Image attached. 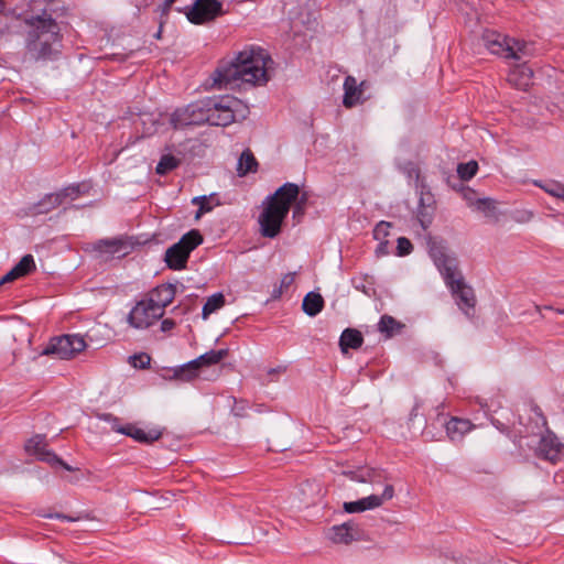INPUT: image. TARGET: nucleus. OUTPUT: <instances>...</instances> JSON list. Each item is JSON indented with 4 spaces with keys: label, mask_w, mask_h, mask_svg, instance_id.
<instances>
[{
    "label": "nucleus",
    "mask_w": 564,
    "mask_h": 564,
    "mask_svg": "<svg viewBox=\"0 0 564 564\" xmlns=\"http://www.w3.org/2000/svg\"><path fill=\"white\" fill-rule=\"evenodd\" d=\"M248 113L249 108L245 102L234 96L225 95L209 97L178 108L172 113L170 122L174 129L204 123L226 127L245 119Z\"/></svg>",
    "instance_id": "obj_1"
},
{
    "label": "nucleus",
    "mask_w": 564,
    "mask_h": 564,
    "mask_svg": "<svg viewBox=\"0 0 564 564\" xmlns=\"http://www.w3.org/2000/svg\"><path fill=\"white\" fill-rule=\"evenodd\" d=\"M274 62L269 53L258 46L246 47L235 58L223 62L212 75V88H226L239 83L261 86L270 80Z\"/></svg>",
    "instance_id": "obj_2"
},
{
    "label": "nucleus",
    "mask_w": 564,
    "mask_h": 564,
    "mask_svg": "<svg viewBox=\"0 0 564 564\" xmlns=\"http://www.w3.org/2000/svg\"><path fill=\"white\" fill-rule=\"evenodd\" d=\"M24 59L46 62L55 59L62 47V35L52 14L43 11L24 19Z\"/></svg>",
    "instance_id": "obj_3"
},
{
    "label": "nucleus",
    "mask_w": 564,
    "mask_h": 564,
    "mask_svg": "<svg viewBox=\"0 0 564 564\" xmlns=\"http://www.w3.org/2000/svg\"><path fill=\"white\" fill-rule=\"evenodd\" d=\"M429 254L456 299L458 307L466 316L471 317L476 305V296L473 288L465 283L462 273L458 271L457 259L449 254L442 243L434 240L429 241Z\"/></svg>",
    "instance_id": "obj_4"
},
{
    "label": "nucleus",
    "mask_w": 564,
    "mask_h": 564,
    "mask_svg": "<svg viewBox=\"0 0 564 564\" xmlns=\"http://www.w3.org/2000/svg\"><path fill=\"white\" fill-rule=\"evenodd\" d=\"M300 197V187L294 183H285L263 202L259 216L260 232L263 237L274 238L288 216L292 204Z\"/></svg>",
    "instance_id": "obj_5"
},
{
    "label": "nucleus",
    "mask_w": 564,
    "mask_h": 564,
    "mask_svg": "<svg viewBox=\"0 0 564 564\" xmlns=\"http://www.w3.org/2000/svg\"><path fill=\"white\" fill-rule=\"evenodd\" d=\"M203 242V236L196 229L185 234L178 242L167 248L165 252L166 265L172 270H183L191 252Z\"/></svg>",
    "instance_id": "obj_6"
},
{
    "label": "nucleus",
    "mask_w": 564,
    "mask_h": 564,
    "mask_svg": "<svg viewBox=\"0 0 564 564\" xmlns=\"http://www.w3.org/2000/svg\"><path fill=\"white\" fill-rule=\"evenodd\" d=\"M178 12L195 25L207 24L225 14L223 3L219 0H195L191 6L178 8Z\"/></svg>",
    "instance_id": "obj_7"
},
{
    "label": "nucleus",
    "mask_w": 564,
    "mask_h": 564,
    "mask_svg": "<svg viewBox=\"0 0 564 564\" xmlns=\"http://www.w3.org/2000/svg\"><path fill=\"white\" fill-rule=\"evenodd\" d=\"M87 347L84 336L78 334L63 335L53 338L45 347L44 355H53L58 359H70Z\"/></svg>",
    "instance_id": "obj_8"
},
{
    "label": "nucleus",
    "mask_w": 564,
    "mask_h": 564,
    "mask_svg": "<svg viewBox=\"0 0 564 564\" xmlns=\"http://www.w3.org/2000/svg\"><path fill=\"white\" fill-rule=\"evenodd\" d=\"M163 317L160 308H155L148 300L138 302L128 315V323L137 329H145Z\"/></svg>",
    "instance_id": "obj_9"
},
{
    "label": "nucleus",
    "mask_w": 564,
    "mask_h": 564,
    "mask_svg": "<svg viewBox=\"0 0 564 564\" xmlns=\"http://www.w3.org/2000/svg\"><path fill=\"white\" fill-rule=\"evenodd\" d=\"M25 452L29 455L35 456L39 460L45 462L51 466H62L64 469L72 471V466L62 460L54 452L47 448V443L44 435L37 434L31 437L25 443Z\"/></svg>",
    "instance_id": "obj_10"
},
{
    "label": "nucleus",
    "mask_w": 564,
    "mask_h": 564,
    "mask_svg": "<svg viewBox=\"0 0 564 564\" xmlns=\"http://www.w3.org/2000/svg\"><path fill=\"white\" fill-rule=\"evenodd\" d=\"M394 496V488L392 485H387L381 495H370L357 501L344 503V510L348 513L362 512L366 510L376 509L389 501Z\"/></svg>",
    "instance_id": "obj_11"
},
{
    "label": "nucleus",
    "mask_w": 564,
    "mask_h": 564,
    "mask_svg": "<svg viewBox=\"0 0 564 564\" xmlns=\"http://www.w3.org/2000/svg\"><path fill=\"white\" fill-rule=\"evenodd\" d=\"M112 430L121 433L123 435L132 437L134 441L140 443L150 444L156 440H159L162 435V432L158 429H151L149 431H144L143 429L138 427L134 424H126V425H119L118 419H112Z\"/></svg>",
    "instance_id": "obj_12"
},
{
    "label": "nucleus",
    "mask_w": 564,
    "mask_h": 564,
    "mask_svg": "<svg viewBox=\"0 0 564 564\" xmlns=\"http://www.w3.org/2000/svg\"><path fill=\"white\" fill-rule=\"evenodd\" d=\"M511 39L512 37L494 31H487L482 35V41L487 50L503 58H508V55L512 54V47H510Z\"/></svg>",
    "instance_id": "obj_13"
},
{
    "label": "nucleus",
    "mask_w": 564,
    "mask_h": 564,
    "mask_svg": "<svg viewBox=\"0 0 564 564\" xmlns=\"http://www.w3.org/2000/svg\"><path fill=\"white\" fill-rule=\"evenodd\" d=\"M175 294V285L170 283L161 284L150 292V295L147 300L153 304L155 308H160L164 315L165 307L173 302Z\"/></svg>",
    "instance_id": "obj_14"
},
{
    "label": "nucleus",
    "mask_w": 564,
    "mask_h": 564,
    "mask_svg": "<svg viewBox=\"0 0 564 564\" xmlns=\"http://www.w3.org/2000/svg\"><path fill=\"white\" fill-rule=\"evenodd\" d=\"M93 250L107 258L122 257L127 254V243L121 238L100 239L93 245Z\"/></svg>",
    "instance_id": "obj_15"
},
{
    "label": "nucleus",
    "mask_w": 564,
    "mask_h": 564,
    "mask_svg": "<svg viewBox=\"0 0 564 564\" xmlns=\"http://www.w3.org/2000/svg\"><path fill=\"white\" fill-rule=\"evenodd\" d=\"M366 82H361L359 85L352 76H347L344 82V99L343 104L346 108H351L362 101V91Z\"/></svg>",
    "instance_id": "obj_16"
},
{
    "label": "nucleus",
    "mask_w": 564,
    "mask_h": 564,
    "mask_svg": "<svg viewBox=\"0 0 564 564\" xmlns=\"http://www.w3.org/2000/svg\"><path fill=\"white\" fill-rule=\"evenodd\" d=\"M35 270V262L32 254H25L21 260L0 279V285L25 276Z\"/></svg>",
    "instance_id": "obj_17"
},
{
    "label": "nucleus",
    "mask_w": 564,
    "mask_h": 564,
    "mask_svg": "<svg viewBox=\"0 0 564 564\" xmlns=\"http://www.w3.org/2000/svg\"><path fill=\"white\" fill-rule=\"evenodd\" d=\"M533 77V70L525 64L514 66L509 75L508 82L518 89L525 90L530 85Z\"/></svg>",
    "instance_id": "obj_18"
},
{
    "label": "nucleus",
    "mask_w": 564,
    "mask_h": 564,
    "mask_svg": "<svg viewBox=\"0 0 564 564\" xmlns=\"http://www.w3.org/2000/svg\"><path fill=\"white\" fill-rule=\"evenodd\" d=\"M562 444L553 434L542 436L539 443L541 456L547 460L555 462L561 454Z\"/></svg>",
    "instance_id": "obj_19"
},
{
    "label": "nucleus",
    "mask_w": 564,
    "mask_h": 564,
    "mask_svg": "<svg viewBox=\"0 0 564 564\" xmlns=\"http://www.w3.org/2000/svg\"><path fill=\"white\" fill-rule=\"evenodd\" d=\"M358 535L359 531L357 525L352 523H343L332 528L330 539L335 543L348 544L351 541L357 540Z\"/></svg>",
    "instance_id": "obj_20"
},
{
    "label": "nucleus",
    "mask_w": 564,
    "mask_h": 564,
    "mask_svg": "<svg viewBox=\"0 0 564 564\" xmlns=\"http://www.w3.org/2000/svg\"><path fill=\"white\" fill-rule=\"evenodd\" d=\"M446 433L452 441L462 440L463 436L474 427L473 423L466 419L452 417L445 425Z\"/></svg>",
    "instance_id": "obj_21"
},
{
    "label": "nucleus",
    "mask_w": 564,
    "mask_h": 564,
    "mask_svg": "<svg viewBox=\"0 0 564 564\" xmlns=\"http://www.w3.org/2000/svg\"><path fill=\"white\" fill-rule=\"evenodd\" d=\"M476 212L481 213L488 220L497 223L500 213L497 208V202L491 198H478L470 204Z\"/></svg>",
    "instance_id": "obj_22"
},
{
    "label": "nucleus",
    "mask_w": 564,
    "mask_h": 564,
    "mask_svg": "<svg viewBox=\"0 0 564 564\" xmlns=\"http://www.w3.org/2000/svg\"><path fill=\"white\" fill-rule=\"evenodd\" d=\"M62 200L59 196L56 193H51L45 195L40 202L32 205L29 208V213L31 215H40V214H47L51 210L55 209L59 205H62Z\"/></svg>",
    "instance_id": "obj_23"
},
{
    "label": "nucleus",
    "mask_w": 564,
    "mask_h": 564,
    "mask_svg": "<svg viewBox=\"0 0 564 564\" xmlns=\"http://www.w3.org/2000/svg\"><path fill=\"white\" fill-rule=\"evenodd\" d=\"M364 343L362 335L354 328H346L339 338V346L344 354L350 349H358Z\"/></svg>",
    "instance_id": "obj_24"
},
{
    "label": "nucleus",
    "mask_w": 564,
    "mask_h": 564,
    "mask_svg": "<svg viewBox=\"0 0 564 564\" xmlns=\"http://www.w3.org/2000/svg\"><path fill=\"white\" fill-rule=\"evenodd\" d=\"M228 356L227 349L209 350L198 358L191 361V367L197 366L199 369L203 367H209L212 365L219 364L223 359Z\"/></svg>",
    "instance_id": "obj_25"
},
{
    "label": "nucleus",
    "mask_w": 564,
    "mask_h": 564,
    "mask_svg": "<svg viewBox=\"0 0 564 564\" xmlns=\"http://www.w3.org/2000/svg\"><path fill=\"white\" fill-rule=\"evenodd\" d=\"M302 307L308 316H316L324 307V299L319 293L310 292L305 295Z\"/></svg>",
    "instance_id": "obj_26"
},
{
    "label": "nucleus",
    "mask_w": 564,
    "mask_h": 564,
    "mask_svg": "<svg viewBox=\"0 0 564 564\" xmlns=\"http://www.w3.org/2000/svg\"><path fill=\"white\" fill-rule=\"evenodd\" d=\"M192 204L198 206V210L195 215V218L198 219L204 214L212 212L215 206L220 204V202L215 194H212L209 196H196L192 199Z\"/></svg>",
    "instance_id": "obj_27"
},
{
    "label": "nucleus",
    "mask_w": 564,
    "mask_h": 564,
    "mask_svg": "<svg viewBox=\"0 0 564 564\" xmlns=\"http://www.w3.org/2000/svg\"><path fill=\"white\" fill-rule=\"evenodd\" d=\"M510 47H512V54L508 55L507 59L512 58L516 61H521L533 55L531 45L523 41H519L512 37Z\"/></svg>",
    "instance_id": "obj_28"
},
{
    "label": "nucleus",
    "mask_w": 564,
    "mask_h": 564,
    "mask_svg": "<svg viewBox=\"0 0 564 564\" xmlns=\"http://www.w3.org/2000/svg\"><path fill=\"white\" fill-rule=\"evenodd\" d=\"M257 161L250 150H245L238 161V172L240 175H246L249 172H254L257 169Z\"/></svg>",
    "instance_id": "obj_29"
},
{
    "label": "nucleus",
    "mask_w": 564,
    "mask_h": 564,
    "mask_svg": "<svg viewBox=\"0 0 564 564\" xmlns=\"http://www.w3.org/2000/svg\"><path fill=\"white\" fill-rule=\"evenodd\" d=\"M181 161L180 159L175 158L172 154H164L161 156L156 167L155 172L159 175H164L173 170H175L180 165Z\"/></svg>",
    "instance_id": "obj_30"
},
{
    "label": "nucleus",
    "mask_w": 564,
    "mask_h": 564,
    "mask_svg": "<svg viewBox=\"0 0 564 564\" xmlns=\"http://www.w3.org/2000/svg\"><path fill=\"white\" fill-rule=\"evenodd\" d=\"M225 304V296L221 293H215L209 296L203 306V317L207 318L210 314L223 307Z\"/></svg>",
    "instance_id": "obj_31"
},
{
    "label": "nucleus",
    "mask_w": 564,
    "mask_h": 564,
    "mask_svg": "<svg viewBox=\"0 0 564 564\" xmlns=\"http://www.w3.org/2000/svg\"><path fill=\"white\" fill-rule=\"evenodd\" d=\"M400 328L401 325L390 315H383L378 324V329L388 337L392 336Z\"/></svg>",
    "instance_id": "obj_32"
},
{
    "label": "nucleus",
    "mask_w": 564,
    "mask_h": 564,
    "mask_svg": "<svg viewBox=\"0 0 564 564\" xmlns=\"http://www.w3.org/2000/svg\"><path fill=\"white\" fill-rule=\"evenodd\" d=\"M191 361L174 370V377L182 381H191L198 376L199 368L189 366Z\"/></svg>",
    "instance_id": "obj_33"
},
{
    "label": "nucleus",
    "mask_w": 564,
    "mask_h": 564,
    "mask_svg": "<svg viewBox=\"0 0 564 564\" xmlns=\"http://www.w3.org/2000/svg\"><path fill=\"white\" fill-rule=\"evenodd\" d=\"M477 171H478V164L476 161L460 163L457 166L458 176L464 181H468L471 177H474L476 175Z\"/></svg>",
    "instance_id": "obj_34"
},
{
    "label": "nucleus",
    "mask_w": 564,
    "mask_h": 564,
    "mask_svg": "<svg viewBox=\"0 0 564 564\" xmlns=\"http://www.w3.org/2000/svg\"><path fill=\"white\" fill-rule=\"evenodd\" d=\"M56 194L59 196L62 203H64V200L66 198L74 200L80 194V186L79 185H70V186H67V187L63 188L62 191L57 192Z\"/></svg>",
    "instance_id": "obj_35"
},
{
    "label": "nucleus",
    "mask_w": 564,
    "mask_h": 564,
    "mask_svg": "<svg viewBox=\"0 0 564 564\" xmlns=\"http://www.w3.org/2000/svg\"><path fill=\"white\" fill-rule=\"evenodd\" d=\"M378 474L373 469H362L354 474L352 479L359 482H375Z\"/></svg>",
    "instance_id": "obj_36"
},
{
    "label": "nucleus",
    "mask_w": 564,
    "mask_h": 564,
    "mask_svg": "<svg viewBox=\"0 0 564 564\" xmlns=\"http://www.w3.org/2000/svg\"><path fill=\"white\" fill-rule=\"evenodd\" d=\"M535 185L542 187L547 194L564 199V186L562 184L554 182L546 186H542L535 182Z\"/></svg>",
    "instance_id": "obj_37"
},
{
    "label": "nucleus",
    "mask_w": 564,
    "mask_h": 564,
    "mask_svg": "<svg viewBox=\"0 0 564 564\" xmlns=\"http://www.w3.org/2000/svg\"><path fill=\"white\" fill-rule=\"evenodd\" d=\"M421 208L419 210V220L423 228H427V226L431 224V217L432 214L427 210L430 208V205L425 206L424 197H421L420 199Z\"/></svg>",
    "instance_id": "obj_38"
},
{
    "label": "nucleus",
    "mask_w": 564,
    "mask_h": 564,
    "mask_svg": "<svg viewBox=\"0 0 564 564\" xmlns=\"http://www.w3.org/2000/svg\"><path fill=\"white\" fill-rule=\"evenodd\" d=\"M397 254L400 257L408 256L412 252L413 246L405 237L398 238Z\"/></svg>",
    "instance_id": "obj_39"
},
{
    "label": "nucleus",
    "mask_w": 564,
    "mask_h": 564,
    "mask_svg": "<svg viewBox=\"0 0 564 564\" xmlns=\"http://www.w3.org/2000/svg\"><path fill=\"white\" fill-rule=\"evenodd\" d=\"M130 359H131V365L134 368H140V369H145L150 365V360H151L150 356L147 354L133 355L132 357H130Z\"/></svg>",
    "instance_id": "obj_40"
},
{
    "label": "nucleus",
    "mask_w": 564,
    "mask_h": 564,
    "mask_svg": "<svg viewBox=\"0 0 564 564\" xmlns=\"http://www.w3.org/2000/svg\"><path fill=\"white\" fill-rule=\"evenodd\" d=\"M390 226H391L390 223L380 221L373 230L375 238L379 240V239L388 236V230H389Z\"/></svg>",
    "instance_id": "obj_41"
},
{
    "label": "nucleus",
    "mask_w": 564,
    "mask_h": 564,
    "mask_svg": "<svg viewBox=\"0 0 564 564\" xmlns=\"http://www.w3.org/2000/svg\"><path fill=\"white\" fill-rule=\"evenodd\" d=\"M306 198L302 196L301 198L297 197V199L293 203L295 204L293 208V218L300 219L304 214V205H305Z\"/></svg>",
    "instance_id": "obj_42"
},
{
    "label": "nucleus",
    "mask_w": 564,
    "mask_h": 564,
    "mask_svg": "<svg viewBox=\"0 0 564 564\" xmlns=\"http://www.w3.org/2000/svg\"><path fill=\"white\" fill-rule=\"evenodd\" d=\"M295 273H286L282 276L280 286L286 291L294 283Z\"/></svg>",
    "instance_id": "obj_43"
},
{
    "label": "nucleus",
    "mask_w": 564,
    "mask_h": 564,
    "mask_svg": "<svg viewBox=\"0 0 564 564\" xmlns=\"http://www.w3.org/2000/svg\"><path fill=\"white\" fill-rule=\"evenodd\" d=\"M175 327V322L171 318H165L161 322V330L166 333Z\"/></svg>",
    "instance_id": "obj_44"
},
{
    "label": "nucleus",
    "mask_w": 564,
    "mask_h": 564,
    "mask_svg": "<svg viewBox=\"0 0 564 564\" xmlns=\"http://www.w3.org/2000/svg\"><path fill=\"white\" fill-rule=\"evenodd\" d=\"M376 253L378 257L388 254V241H381L376 249Z\"/></svg>",
    "instance_id": "obj_45"
},
{
    "label": "nucleus",
    "mask_w": 564,
    "mask_h": 564,
    "mask_svg": "<svg viewBox=\"0 0 564 564\" xmlns=\"http://www.w3.org/2000/svg\"><path fill=\"white\" fill-rule=\"evenodd\" d=\"M533 217L532 212L524 210L521 213V216L517 217L518 221H529Z\"/></svg>",
    "instance_id": "obj_46"
},
{
    "label": "nucleus",
    "mask_w": 564,
    "mask_h": 564,
    "mask_svg": "<svg viewBox=\"0 0 564 564\" xmlns=\"http://www.w3.org/2000/svg\"><path fill=\"white\" fill-rule=\"evenodd\" d=\"M283 293H284V290L280 285H276L272 290L271 297L273 300L280 299Z\"/></svg>",
    "instance_id": "obj_47"
},
{
    "label": "nucleus",
    "mask_w": 564,
    "mask_h": 564,
    "mask_svg": "<svg viewBox=\"0 0 564 564\" xmlns=\"http://www.w3.org/2000/svg\"><path fill=\"white\" fill-rule=\"evenodd\" d=\"M474 192L468 191L464 194L465 199L468 202V205L470 206L471 203H474L476 199H473Z\"/></svg>",
    "instance_id": "obj_48"
},
{
    "label": "nucleus",
    "mask_w": 564,
    "mask_h": 564,
    "mask_svg": "<svg viewBox=\"0 0 564 564\" xmlns=\"http://www.w3.org/2000/svg\"><path fill=\"white\" fill-rule=\"evenodd\" d=\"M172 6H167L166 4V1L164 0V3L161 8V11H162V15H165L167 17L169 15V12H170V9H171Z\"/></svg>",
    "instance_id": "obj_49"
},
{
    "label": "nucleus",
    "mask_w": 564,
    "mask_h": 564,
    "mask_svg": "<svg viewBox=\"0 0 564 564\" xmlns=\"http://www.w3.org/2000/svg\"><path fill=\"white\" fill-rule=\"evenodd\" d=\"M55 517L58 519H62V520L74 521L73 518L64 516V514H56Z\"/></svg>",
    "instance_id": "obj_50"
},
{
    "label": "nucleus",
    "mask_w": 564,
    "mask_h": 564,
    "mask_svg": "<svg viewBox=\"0 0 564 564\" xmlns=\"http://www.w3.org/2000/svg\"><path fill=\"white\" fill-rule=\"evenodd\" d=\"M4 9H6V1L0 0V13L3 12Z\"/></svg>",
    "instance_id": "obj_51"
},
{
    "label": "nucleus",
    "mask_w": 564,
    "mask_h": 564,
    "mask_svg": "<svg viewBox=\"0 0 564 564\" xmlns=\"http://www.w3.org/2000/svg\"><path fill=\"white\" fill-rule=\"evenodd\" d=\"M283 369L282 368H278V369H270L269 370V375H273V373H278L280 371H282Z\"/></svg>",
    "instance_id": "obj_52"
},
{
    "label": "nucleus",
    "mask_w": 564,
    "mask_h": 564,
    "mask_svg": "<svg viewBox=\"0 0 564 564\" xmlns=\"http://www.w3.org/2000/svg\"><path fill=\"white\" fill-rule=\"evenodd\" d=\"M543 308H544V310H554L552 306H549V305L543 306ZM541 310H542V307L538 305V306H536V311H539V312H540Z\"/></svg>",
    "instance_id": "obj_53"
},
{
    "label": "nucleus",
    "mask_w": 564,
    "mask_h": 564,
    "mask_svg": "<svg viewBox=\"0 0 564 564\" xmlns=\"http://www.w3.org/2000/svg\"><path fill=\"white\" fill-rule=\"evenodd\" d=\"M167 6H172L176 0H165Z\"/></svg>",
    "instance_id": "obj_54"
},
{
    "label": "nucleus",
    "mask_w": 564,
    "mask_h": 564,
    "mask_svg": "<svg viewBox=\"0 0 564 564\" xmlns=\"http://www.w3.org/2000/svg\"><path fill=\"white\" fill-rule=\"evenodd\" d=\"M161 28H162V25L160 26V30H159V31L156 32V34H155V37H156V39H160V36H161Z\"/></svg>",
    "instance_id": "obj_55"
},
{
    "label": "nucleus",
    "mask_w": 564,
    "mask_h": 564,
    "mask_svg": "<svg viewBox=\"0 0 564 564\" xmlns=\"http://www.w3.org/2000/svg\"><path fill=\"white\" fill-rule=\"evenodd\" d=\"M555 312L558 314H564V308H556Z\"/></svg>",
    "instance_id": "obj_56"
}]
</instances>
